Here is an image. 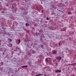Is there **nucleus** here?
<instances>
[{"mask_svg": "<svg viewBox=\"0 0 76 76\" xmlns=\"http://www.w3.org/2000/svg\"><path fill=\"white\" fill-rule=\"evenodd\" d=\"M1 70H4V67H2L1 68Z\"/></svg>", "mask_w": 76, "mask_h": 76, "instance_id": "nucleus-6", "label": "nucleus"}, {"mask_svg": "<svg viewBox=\"0 0 76 76\" xmlns=\"http://www.w3.org/2000/svg\"><path fill=\"white\" fill-rule=\"evenodd\" d=\"M50 51H51V48H50Z\"/></svg>", "mask_w": 76, "mask_h": 76, "instance_id": "nucleus-23", "label": "nucleus"}, {"mask_svg": "<svg viewBox=\"0 0 76 76\" xmlns=\"http://www.w3.org/2000/svg\"><path fill=\"white\" fill-rule=\"evenodd\" d=\"M60 42H59L58 43V45H60V46L61 45H60Z\"/></svg>", "mask_w": 76, "mask_h": 76, "instance_id": "nucleus-15", "label": "nucleus"}, {"mask_svg": "<svg viewBox=\"0 0 76 76\" xmlns=\"http://www.w3.org/2000/svg\"><path fill=\"white\" fill-rule=\"evenodd\" d=\"M28 66L27 65H25L24 66V67L26 68V67H27Z\"/></svg>", "mask_w": 76, "mask_h": 76, "instance_id": "nucleus-17", "label": "nucleus"}, {"mask_svg": "<svg viewBox=\"0 0 76 76\" xmlns=\"http://www.w3.org/2000/svg\"><path fill=\"white\" fill-rule=\"evenodd\" d=\"M22 68H24L25 67L24 66H22Z\"/></svg>", "mask_w": 76, "mask_h": 76, "instance_id": "nucleus-21", "label": "nucleus"}, {"mask_svg": "<svg viewBox=\"0 0 76 76\" xmlns=\"http://www.w3.org/2000/svg\"><path fill=\"white\" fill-rule=\"evenodd\" d=\"M4 49H2V48H0V51L1 52H3L4 51V53H8V52H7V50L4 51Z\"/></svg>", "mask_w": 76, "mask_h": 76, "instance_id": "nucleus-1", "label": "nucleus"}, {"mask_svg": "<svg viewBox=\"0 0 76 76\" xmlns=\"http://www.w3.org/2000/svg\"><path fill=\"white\" fill-rule=\"evenodd\" d=\"M56 59H57V60H61V57H57L56 58Z\"/></svg>", "mask_w": 76, "mask_h": 76, "instance_id": "nucleus-3", "label": "nucleus"}, {"mask_svg": "<svg viewBox=\"0 0 76 76\" xmlns=\"http://www.w3.org/2000/svg\"><path fill=\"white\" fill-rule=\"evenodd\" d=\"M71 65H72V66H75V64H71Z\"/></svg>", "mask_w": 76, "mask_h": 76, "instance_id": "nucleus-19", "label": "nucleus"}, {"mask_svg": "<svg viewBox=\"0 0 76 76\" xmlns=\"http://www.w3.org/2000/svg\"><path fill=\"white\" fill-rule=\"evenodd\" d=\"M18 42H19V43L20 42V39L18 40Z\"/></svg>", "mask_w": 76, "mask_h": 76, "instance_id": "nucleus-13", "label": "nucleus"}, {"mask_svg": "<svg viewBox=\"0 0 76 76\" xmlns=\"http://www.w3.org/2000/svg\"><path fill=\"white\" fill-rule=\"evenodd\" d=\"M42 13H43V10H42Z\"/></svg>", "mask_w": 76, "mask_h": 76, "instance_id": "nucleus-24", "label": "nucleus"}, {"mask_svg": "<svg viewBox=\"0 0 76 76\" xmlns=\"http://www.w3.org/2000/svg\"><path fill=\"white\" fill-rule=\"evenodd\" d=\"M32 53H33V54H34L35 53H36V52H35V51L34 50H32Z\"/></svg>", "mask_w": 76, "mask_h": 76, "instance_id": "nucleus-9", "label": "nucleus"}, {"mask_svg": "<svg viewBox=\"0 0 76 76\" xmlns=\"http://www.w3.org/2000/svg\"><path fill=\"white\" fill-rule=\"evenodd\" d=\"M67 49H68V48H67Z\"/></svg>", "mask_w": 76, "mask_h": 76, "instance_id": "nucleus-31", "label": "nucleus"}, {"mask_svg": "<svg viewBox=\"0 0 76 76\" xmlns=\"http://www.w3.org/2000/svg\"><path fill=\"white\" fill-rule=\"evenodd\" d=\"M25 25L26 26H29V24L28 23H26L25 24Z\"/></svg>", "mask_w": 76, "mask_h": 76, "instance_id": "nucleus-5", "label": "nucleus"}, {"mask_svg": "<svg viewBox=\"0 0 76 76\" xmlns=\"http://www.w3.org/2000/svg\"><path fill=\"white\" fill-rule=\"evenodd\" d=\"M41 47L43 49H44V46H43V45H40Z\"/></svg>", "mask_w": 76, "mask_h": 76, "instance_id": "nucleus-7", "label": "nucleus"}, {"mask_svg": "<svg viewBox=\"0 0 76 76\" xmlns=\"http://www.w3.org/2000/svg\"><path fill=\"white\" fill-rule=\"evenodd\" d=\"M41 4H42V3H41Z\"/></svg>", "mask_w": 76, "mask_h": 76, "instance_id": "nucleus-30", "label": "nucleus"}, {"mask_svg": "<svg viewBox=\"0 0 76 76\" xmlns=\"http://www.w3.org/2000/svg\"><path fill=\"white\" fill-rule=\"evenodd\" d=\"M40 61H41L42 60H39Z\"/></svg>", "mask_w": 76, "mask_h": 76, "instance_id": "nucleus-25", "label": "nucleus"}, {"mask_svg": "<svg viewBox=\"0 0 76 76\" xmlns=\"http://www.w3.org/2000/svg\"><path fill=\"white\" fill-rule=\"evenodd\" d=\"M8 40H9V41H10V42H12V40L10 39V38H8Z\"/></svg>", "mask_w": 76, "mask_h": 76, "instance_id": "nucleus-10", "label": "nucleus"}, {"mask_svg": "<svg viewBox=\"0 0 76 76\" xmlns=\"http://www.w3.org/2000/svg\"><path fill=\"white\" fill-rule=\"evenodd\" d=\"M52 54L53 55L54 54H57V51H55L54 50H53L52 51Z\"/></svg>", "mask_w": 76, "mask_h": 76, "instance_id": "nucleus-2", "label": "nucleus"}, {"mask_svg": "<svg viewBox=\"0 0 76 76\" xmlns=\"http://www.w3.org/2000/svg\"><path fill=\"white\" fill-rule=\"evenodd\" d=\"M45 61L46 63H48V58H46V59L45 60Z\"/></svg>", "mask_w": 76, "mask_h": 76, "instance_id": "nucleus-8", "label": "nucleus"}, {"mask_svg": "<svg viewBox=\"0 0 76 76\" xmlns=\"http://www.w3.org/2000/svg\"><path fill=\"white\" fill-rule=\"evenodd\" d=\"M59 12H60V10H59Z\"/></svg>", "mask_w": 76, "mask_h": 76, "instance_id": "nucleus-28", "label": "nucleus"}, {"mask_svg": "<svg viewBox=\"0 0 76 76\" xmlns=\"http://www.w3.org/2000/svg\"><path fill=\"white\" fill-rule=\"evenodd\" d=\"M1 13H4V12L2 11Z\"/></svg>", "mask_w": 76, "mask_h": 76, "instance_id": "nucleus-22", "label": "nucleus"}, {"mask_svg": "<svg viewBox=\"0 0 76 76\" xmlns=\"http://www.w3.org/2000/svg\"><path fill=\"white\" fill-rule=\"evenodd\" d=\"M59 23H61V22L60 21V22H59Z\"/></svg>", "mask_w": 76, "mask_h": 76, "instance_id": "nucleus-29", "label": "nucleus"}, {"mask_svg": "<svg viewBox=\"0 0 76 76\" xmlns=\"http://www.w3.org/2000/svg\"><path fill=\"white\" fill-rule=\"evenodd\" d=\"M2 29H3V30H2L4 32H6V31H5V28H2Z\"/></svg>", "mask_w": 76, "mask_h": 76, "instance_id": "nucleus-11", "label": "nucleus"}, {"mask_svg": "<svg viewBox=\"0 0 76 76\" xmlns=\"http://www.w3.org/2000/svg\"><path fill=\"white\" fill-rule=\"evenodd\" d=\"M40 40H41H41H42V39H40Z\"/></svg>", "mask_w": 76, "mask_h": 76, "instance_id": "nucleus-27", "label": "nucleus"}, {"mask_svg": "<svg viewBox=\"0 0 76 76\" xmlns=\"http://www.w3.org/2000/svg\"><path fill=\"white\" fill-rule=\"evenodd\" d=\"M41 75L40 74H38V75H35V76H41Z\"/></svg>", "mask_w": 76, "mask_h": 76, "instance_id": "nucleus-14", "label": "nucleus"}, {"mask_svg": "<svg viewBox=\"0 0 76 76\" xmlns=\"http://www.w3.org/2000/svg\"><path fill=\"white\" fill-rule=\"evenodd\" d=\"M68 13L69 15H71V14H72V13L70 12H68Z\"/></svg>", "mask_w": 76, "mask_h": 76, "instance_id": "nucleus-12", "label": "nucleus"}, {"mask_svg": "<svg viewBox=\"0 0 76 76\" xmlns=\"http://www.w3.org/2000/svg\"><path fill=\"white\" fill-rule=\"evenodd\" d=\"M44 76H47V75H44Z\"/></svg>", "mask_w": 76, "mask_h": 76, "instance_id": "nucleus-26", "label": "nucleus"}, {"mask_svg": "<svg viewBox=\"0 0 76 76\" xmlns=\"http://www.w3.org/2000/svg\"><path fill=\"white\" fill-rule=\"evenodd\" d=\"M61 72V70H57L55 72L56 73H57V72H59V73H60Z\"/></svg>", "mask_w": 76, "mask_h": 76, "instance_id": "nucleus-4", "label": "nucleus"}, {"mask_svg": "<svg viewBox=\"0 0 76 76\" xmlns=\"http://www.w3.org/2000/svg\"><path fill=\"white\" fill-rule=\"evenodd\" d=\"M45 23H48V22L47 21H45Z\"/></svg>", "mask_w": 76, "mask_h": 76, "instance_id": "nucleus-20", "label": "nucleus"}, {"mask_svg": "<svg viewBox=\"0 0 76 76\" xmlns=\"http://www.w3.org/2000/svg\"><path fill=\"white\" fill-rule=\"evenodd\" d=\"M10 47H12V45H12V44H10Z\"/></svg>", "mask_w": 76, "mask_h": 76, "instance_id": "nucleus-16", "label": "nucleus"}, {"mask_svg": "<svg viewBox=\"0 0 76 76\" xmlns=\"http://www.w3.org/2000/svg\"><path fill=\"white\" fill-rule=\"evenodd\" d=\"M46 19H47V20H49V18L47 17L46 18Z\"/></svg>", "mask_w": 76, "mask_h": 76, "instance_id": "nucleus-18", "label": "nucleus"}]
</instances>
